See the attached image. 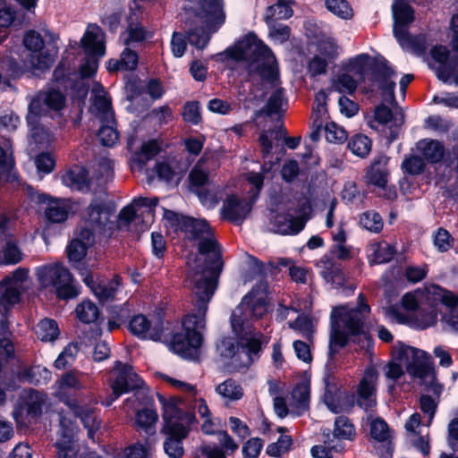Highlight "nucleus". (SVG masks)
Masks as SVG:
<instances>
[{"instance_id":"1","label":"nucleus","mask_w":458,"mask_h":458,"mask_svg":"<svg viewBox=\"0 0 458 458\" xmlns=\"http://www.w3.org/2000/svg\"><path fill=\"white\" fill-rule=\"evenodd\" d=\"M36 276L40 287L50 289L60 301L75 299L81 293L73 275L60 262L37 267Z\"/></svg>"},{"instance_id":"2","label":"nucleus","mask_w":458,"mask_h":458,"mask_svg":"<svg viewBox=\"0 0 458 458\" xmlns=\"http://www.w3.org/2000/svg\"><path fill=\"white\" fill-rule=\"evenodd\" d=\"M224 261L219 256L208 261V267H198L193 282L194 312L199 318L206 319L208 302L213 298L218 285V278L223 270Z\"/></svg>"},{"instance_id":"3","label":"nucleus","mask_w":458,"mask_h":458,"mask_svg":"<svg viewBox=\"0 0 458 458\" xmlns=\"http://www.w3.org/2000/svg\"><path fill=\"white\" fill-rule=\"evenodd\" d=\"M206 319L196 315L186 314L182 319V331L173 335L171 350L184 359H193L200 348L203 337L198 329L205 327Z\"/></svg>"},{"instance_id":"4","label":"nucleus","mask_w":458,"mask_h":458,"mask_svg":"<svg viewBox=\"0 0 458 458\" xmlns=\"http://www.w3.org/2000/svg\"><path fill=\"white\" fill-rule=\"evenodd\" d=\"M258 286H253L246 293L235 310L231 315V327L235 334L244 330L245 323L249 319H259L267 312V301L264 296L256 294Z\"/></svg>"},{"instance_id":"5","label":"nucleus","mask_w":458,"mask_h":458,"mask_svg":"<svg viewBox=\"0 0 458 458\" xmlns=\"http://www.w3.org/2000/svg\"><path fill=\"white\" fill-rule=\"evenodd\" d=\"M22 43L31 52L30 64L34 69L44 72L53 65L58 54V47L55 42L45 44L42 36L30 30L24 34Z\"/></svg>"},{"instance_id":"6","label":"nucleus","mask_w":458,"mask_h":458,"mask_svg":"<svg viewBox=\"0 0 458 458\" xmlns=\"http://www.w3.org/2000/svg\"><path fill=\"white\" fill-rule=\"evenodd\" d=\"M411 361L406 366V371L416 378H426L434 369L431 356L425 351L398 342V347L394 353V358L400 361Z\"/></svg>"},{"instance_id":"7","label":"nucleus","mask_w":458,"mask_h":458,"mask_svg":"<svg viewBox=\"0 0 458 458\" xmlns=\"http://www.w3.org/2000/svg\"><path fill=\"white\" fill-rule=\"evenodd\" d=\"M369 79L377 83L382 98L390 103L396 102L394 94L396 84L392 80L396 72L389 62L382 55L379 58H374L369 64Z\"/></svg>"},{"instance_id":"8","label":"nucleus","mask_w":458,"mask_h":458,"mask_svg":"<svg viewBox=\"0 0 458 458\" xmlns=\"http://www.w3.org/2000/svg\"><path fill=\"white\" fill-rule=\"evenodd\" d=\"M95 242L96 237L92 229L81 225L75 227L73 236L65 249L67 259L73 268L87 264L85 259L88 250Z\"/></svg>"},{"instance_id":"9","label":"nucleus","mask_w":458,"mask_h":458,"mask_svg":"<svg viewBox=\"0 0 458 458\" xmlns=\"http://www.w3.org/2000/svg\"><path fill=\"white\" fill-rule=\"evenodd\" d=\"M248 74L250 77L258 76L263 84H267L271 88L281 83L279 64L271 48L270 53L259 55L255 62H249Z\"/></svg>"},{"instance_id":"10","label":"nucleus","mask_w":458,"mask_h":458,"mask_svg":"<svg viewBox=\"0 0 458 458\" xmlns=\"http://www.w3.org/2000/svg\"><path fill=\"white\" fill-rule=\"evenodd\" d=\"M157 397L162 405L163 427L161 429L191 427L197 422L195 413L182 410L174 398L166 399L159 393L157 394Z\"/></svg>"},{"instance_id":"11","label":"nucleus","mask_w":458,"mask_h":458,"mask_svg":"<svg viewBox=\"0 0 458 458\" xmlns=\"http://www.w3.org/2000/svg\"><path fill=\"white\" fill-rule=\"evenodd\" d=\"M114 209L103 201L93 199L86 209V219L83 225L95 231L99 234L111 235L114 231V223L110 221V217Z\"/></svg>"},{"instance_id":"12","label":"nucleus","mask_w":458,"mask_h":458,"mask_svg":"<svg viewBox=\"0 0 458 458\" xmlns=\"http://www.w3.org/2000/svg\"><path fill=\"white\" fill-rule=\"evenodd\" d=\"M233 58L236 60L257 61L259 55L270 53V47L255 32H249L235 44Z\"/></svg>"},{"instance_id":"13","label":"nucleus","mask_w":458,"mask_h":458,"mask_svg":"<svg viewBox=\"0 0 458 458\" xmlns=\"http://www.w3.org/2000/svg\"><path fill=\"white\" fill-rule=\"evenodd\" d=\"M253 201L241 199L236 194L231 193L223 201L220 209L222 220L242 225L252 209Z\"/></svg>"},{"instance_id":"14","label":"nucleus","mask_w":458,"mask_h":458,"mask_svg":"<svg viewBox=\"0 0 458 458\" xmlns=\"http://www.w3.org/2000/svg\"><path fill=\"white\" fill-rule=\"evenodd\" d=\"M378 372L374 366H369L364 370L363 377L357 386V406L368 411L376 406V383Z\"/></svg>"},{"instance_id":"15","label":"nucleus","mask_w":458,"mask_h":458,"mask_svg":"<svg viewBox=\"0 0 458 458\" xmlns=\"http://www.w3.org/2000/svg\"><path fill=\"white\" fill-rule=\"evenodd\" d=\"M393 34L395 38H409V27L415 20V10L406 0H396L392 5Z\"/></svg>"},{"instance_id":"16","label":"nucleus","mask_w":458,"mask_h":458,"mask_svg":"<svg viewBox=\"0 0 458 458\" xmlns=\"http://www.w3.org/2000/svg\"><path fill=\"white\" fill-rule=\"evenodd\" d=\"M191 428L188 426L161 429L160 432L165 436L164 452L169 458H182L184 455L183 440L188 437Z\"/></svg>"},{"instance_id":"17","label":"nucleus","mask_w":458,"mask_h":458,"mask_svg":"<svg viewBox=\"0 0 458 458\" xmlns=\"http://www.w3.org/2000/svg\"><path fill=\"white\" fill-rule=\"evenodd\" d=\"M324 401L328 410L335 414H339L343 411L350 412L357 405L356 394L352 391L346 390L335 393L327 390Z\"/></svg>"},{"instance_id":"18","label":"nucleus","mask_w":458,"mask_h":458,"mask_svg":"<svg viewBox=\"0 0 458 458\" xmlns=\"http://www.w3.org/2000/svg\"><path fill=\"white\" fill-rule=\"evenodd\" d=\"M67 407L72 414L79 418L83 427L88 430V437L93 438L100 428V421L94 415V410L87 404H81L79 401H68Z\"/></svg>"},{"instance_id":"19","label":"nucleus","mask_w":458,"mask_h":458,"mask_svg":"<svg viewBox=\"0 0 458 458\" xmlns=\"http://www.w3.org/2000/svg\"><path fill=\"white\" fill-rule=\"evenodd\" d=\"M62 182L71 190L83 193L89 192L91 188L89 171L83 166H77L76 168L69 169L62 175Z\"/></svg>"},{"instance_id":"20","label":"nucleus","mask_w":458,"mask_h":458,"mask_svg":"<svg viewBox=\"0 0 458 458\" xmlns=\"http://www.w3.org/2000/svg\"><path fill=\"white\" fill-rule=\"evenodd\" d=\"M351 342V335L340 328L338 324L332 321V327L329 335L327 360L326 366L328 367L335 362V356L340 350L346 347Z\"/></svg>"},{"instance_id":"21","label":"nucleus","mask_w":458,"mask_h":458,"mask_svg":"<svg viewBox=\"0 0 458 458\" xmlns=\"http://www.w3.org/2000/svg\"><path fill=\"white\" fill-rule=\"evenodd\" d=\"M22 259V253L13 235L0 233V264L16 265Z\"/></svg>"},{"instance_id":"22","label":"nucleus","mask_w":458,"mask_h":458,"mask_svg":"<svg viewBox=\"0 0 458 458\" xmlns=\"http://www.w3.org/2000/svg\"><path fill=\"white\" fill-rule=\"evenodd\" d=\"M101 29L97 24H90L86 30L81 39V47L85 55H104L106 53V46L103 40H100L99 33Z\"/></svg>"},{"instance_id":"23","label":"nucleus","mask_w":458,"mask_h":458,"mask_svg":"<svg viewBox=\"0 0 458 458\" xmlns=\"http://www.w3.org/2000/svg\"><path fill=\"white\" fill-rule=\"evenodd\" d=\"M331 318L332 320L334 318L341 319L350 335H359L364 330L365 317L358 315L357 312H346L343 306L333 309Z\"/></svg>"},{"instance_id":"24","label":"nucleus","mask_w":458,"mask_h":458,"mask_svg":"<svg viewBox=\"0 0 458 458\" xmlns=\"http://www.w3.org/2000/svg\"><path fill=\"white\" fill-rule=\"evenodd\" d=\"M320 263L323 264L324 267V270L320 272V275L327 282H330L340 286L344 284L345 276L343 266L340 263H336L334 260V257L331 255H324L320 259Z\"/></svg>"},{"instance_id":"25","label":"nucleus","mask_w":458,"mask_h":458,"mask_svg":"<svg viewBox=\"0 0 458 458\" xmlns=\"http://www.w3.org/2000/svg\"><path fill=\"white\" fill-rule=\"evenodd\" d=\"M81 384L76 376L72 372H65L58 381L57 397L61 403L67 406L68 401H78L72 397L69 390H81Z\"/></svg>"},{"instance_id":"26","label":"nucleus","mask_w":458,"mask_h":458,"mask_svg":"<svg viewBox=\"0 0 458 458\" xmlns=\"http://www.w3.org/2000/svg\"><path fill=\"white\" fill-rule=\"evenodd\" d=\"M418 148L421 150L423 159L429 164L442 161L445 156V147L437 140H422L418 142Z\"/></svg>"},{"instance_id":"27","label":"nucleus","mask_w":458,"mask_h":458,"mask_svg":"<svg viewBox=\"0 0 458 458\" xmlns=\"http://www.w3.org/2000/svg\"><path fill=\"white\" fill-rule=\"evenodd\" d=\"M198 241V252L200 255L208 256L201 267H208V261L216 259V256H219L220 259L223 260L221 246L218 241L215 238L212 231L211 234L204 235L203 238H200Z\"/></svg>"},{"instance_id":"28","label":"nucleus","mask_w":458,"mask_h":458,"mask_svg":"<svg viewBox=\"0 0 458 458\" xmlns=\"http://www.w3.org/2000/svg\"><path fill=\"white\" fill-rule=\"evenodd\" d=\"M263 337L261 333L258 336L241 337L240 350L247 355V367L260 358Z\"/></svg>"},{"instance_id":"29","label":"nucleus","mask_w":458,"mask_h":458,"mask_svg":"<svg viewBox=\"0 0 458 458\" xmlns=\"http://www.w3.org/2000/svg\"><path fill=\"white\" fill-rule=\"evenodd\" d=\"M277 266H276L273 262H268L266 265L263 261L259 259L256 257H253V272L255 275L260 277L259 284H255L254 286H258L256 294L258 296H264L266 298L267 289L268 287V283L267 282V277L268 273H273L274 270H277Z\"/></svg>"},{"instance_id":"30","label":"nucleus","mask_w":458,"mask_h":458,"mask_svg":"<svg viewBox=\"0 0 458 458\" xmlns=\"http://www.w3.org/2000/svg\"><path fill=\"white\" fill-rule=\"evenodd\" d=\"M35 333L41 342L53 343L58 339L60 329L55 319L45 318L37 324Z\"/></svg>"},{"instance_id":"31","label":"nucleus","mask_w":458,"mask_h":458,"mask_svg":"<svg viewBox=\"0 0 458 458\" xmlns=\"http://www.w3.org/2000/svg\"><path fill=\"white\" fill-rule=\"evenodd\" d=\"M200 8L210 22L216 23L218 26L225 22V14L221 0H202Z\"/></svg>"},{"instance_id":"32","label":"nucleus","mask_w":458,"mask_h":458,"mask_svg":"<svg viewBox=\"0 0 458 458\" xmlns=\"http://www.w3.org/2000/svg\"><path fill=\"white\" fill-rule=\"evenodd\" d=\"M293 0H277L275 4L266 9L264 19L277 21L291 18L293 14Z\"/></svg>"},{"instance_id":"33","label":"nucleus","mask_w":458,"mask_h":458,"mask_svg":"<svg viewBox=\"0 0 458 458\" xmlns=\"http://www.w3.org/2000/svg\"><path fill=\"white\" fill-rule=\"evenodd\" d=\"M366 177L368 183L378 188H386L388 182V171L385 166L381 165V160L375 159L369 167Z\"/></svg>"},{"instance_id":"34","label":"nucleus","mask_w":458,"mask_h":458,"mask_svg":"<svg viewBox=\"0 0 458 458\" xmlns=\"http://www.w3.org/2000/svg\"><path fill=\"white\" fill-rule=\"evenodd\" d=\"M100 311L97 305L90 300L82 301L75 308L77 319L83 324L96 322L99 317Z\"/></svg>"},{"instance_id":"35","label":"nucleus","mask_w":458,"mask_h":458,"mask_svg":"<svg viewBox=\"0 0 458 458\" xmlns=\"http://www.w3.org/2000/svg\"><path fill=\"white\" fill-rule=\"evenodd\" d=\"M216 392L224 399L233 402L242 398L244 392L242 386L233 378H227L216 387Z\"/></svg>"},{"instance_id":"36","label":"nucleus","mask_w":458,"mask_h":458,"mask_svg":"<svg viewBox=\"0 0 458 458\" xmlns=\"http://www.w3.org/2000/svg\"><path fill=\"white\" fill-rule=\"evenodd\" d=\"M283 98L284 89L282 88L276 89L268 98L267 104L255 111V117L258 118L262 115L271 116L272 114H278L283 104Z\"/></svg>"},{"instance_id":"37","label":"nucleus","mask_w":458,"mask_h":458,"mask_svg":"<svg viewBox=\"0 0 458 458\" xmlns=\"http://www.w3.org/2000/svg\"><path fill=\"white\" fill-rule=\"evenodd\" d=\"M150 327V320L143 314L133 315L127 325L130 333L141 340L148 338Z\"/></svg>"},{"instance_id":"38","label":"nucleus","mask_w":458,"mask_h":458,"mask_svg":"<svg viewBox=\"0 0 458 458\" xmlns=\"http://www.w3.org/2000/svg\"><path fill=\"white\" fill-rule=\"evenodd\" d=\"M359 223L362 228L375 233H379L384 226L381 215L375 210L363 212L360 216Z\"/></svg>"},{"instance_id":"39","label":"nucleus","mask_w":458,"mask_h":458,"mask_svg":"<svg viewBox=\"0 0 458 458\" xmlns=\"http://www.w3.org/2000/svg\"><path fill=\"white\" fill-rule=\"evenodd\" d=\"M372 141L364 134H355L348 141V148L357 157H365L371 150Z\"/></svg>"},{"instance_id":"40","label":"nucleus","mask_w":458,"mask_h":458,"mask_svg":"<svg viewBox=\"0 0 458 458\" xmlns=\"http://www.w3.org/2000/svg\"><path fill=\"white\" fill-rule=\"evenodd\" d=\"M326 8L343 20H351L353 17V10L346 0H325Z\"/></svg>"},{"instance_id":"41","label":"nucleus","mask_w":458,"mask_h":458,"mask_svg":"<svg viewBox=\"0 0 458 458\" xmlns=\"http://www.w3.org/2000/svg\"><path fill=\"white\" fill-rule=\"evenodd\" d=\"M45 214L50 223H63L68 217V209L63 202L54 199V202H48Z\"/></svg>"},{"instance_id":"42","label":"nucleus","mask_w":458,"mask_h":458,"mask_svg":"<svg viewBox=\"0 0 458 458\" xmlns=\"http://www.w3.org/2000/svg\"><path fill=\"white\" fill-rule=\"evenodd\" d=\"M265 23L268 28V36L278 41L279 43H284L289 40L291 36V29L288 25L276 23L275 20L264 19Z\"/></svg>"},{"instance_id":"43","label":"nucleus","mask_w":458,"mask_h":458,"mask_svg":"<svg viewBox=\"0 0 458 458\" xmlns=\"http://www.w3.org/2000/svg\"><path fill=\"white\" fill-rule=\"evenodd\" d=\"M310 395V380H302L297 383L292 391V396L298 403V407L303 410H307L309 408Z\"/></svg>"},{"instance_id":"44","label":"nucleus","mask_w":458,"mask_h":458,"mask_svg":"<svg viewBox=\"0 0 458 458\" xmlns=\"http://www.w3.org/2000/svg\"><path fill=\"white\" fill-rule=\"evenodd\" d=\"M157 420L158 414L153 406H146L139 410L135 415L136 424L147 431L155 425Z\"/></svg>"},{"instance_id":"45","label":"nucleus","mask_w":458,"mask_h":458,"mask_svg":"<svg viewBox=\"0 0 458 458\" xmlns=\"http://www.w3.org/2000/svg\"><path fill=\"white\" fill-rule=\"evenodd\" d=\"M240 344L241 339L237 341L233 337L225 336L216 344V349L222 358L233 359L240 351Z\"/></svg>"},{"instance_id":"46","label":"nucleus","mask_w":458,"mask_h":458,"mask_svg":"<svg viewBox=\"0 0 458 458\" xmlns=\"http://www.w3.org/2000/svg\"><path fill=\"white\" fill-rule=\"evenodd\" d=\"M189 189L203 188L209 184V173L199 167L197 165L192 167L188 175Z\"/></svg>"},{"instance_id":"47","label":"nucleus","mask_w":458,"mask_h":458,"mask_svg":"<svg viewBox=\"0 0 458 458\" xmlns=\"http://www.w3.org/2000/svg\"><path fill=\"white\" fill-rule=\"evenodd\" d=\"M354 426L346 416H338L335 420L334 436L339 439H351Z\"/></svg>"},{"instance_id":"48","label":"nucleus","mask_w":458,"mask_h":458,"mask_svg":"<svg viewBox=\"0 0 458 458\" xmlns=\"http://www.w3.org/2000/svg\"><path fill=\"white\" fill-rule=\"evenodd\" d=\"M454 238L444 227H439L434 234L433 242L439 252H446L454 247Z\"/></svg>"},{"instance_id":"49","label":"nucleus","mask_w":458,"mask_h":458,"mask_svg":"<svg viewBox=\"0 0 458 458\" xmlns=\"http://www.w3.org/2000/svg\"><path fill=\"white\" fill-rule=\"evenodd\" d=\"M113 392V399H118L123 394L132 392L135 387H139L136 383L131 382L130 378H125L122 376H116L110 385Z\"/></svg>"},{"instance_id":"50","label":"nucleus","mask_w":458,"mask_h":458,"mask_svg":"<svg viewBox=\"0 0 458 458\" xmlns=\"http://www.w3.org/2000/svg\"><path fill=\"white\" fill-rule=\"evenodd\" d=\"M113 392V399H118L123 394L132 392L135 387H139L136 383L131 382L130 378H125L122 376H116L110 385Z\"/></svg>"},{"instance_id":"51","label":"nucleus","mask_w":458,"mask_h":458,"mask_svg":"<svg viewBox=\"0 0 458 458\" xmlns=\"http://www.w3.org/2000/svg\"><path fill=\"white\" fill-rule=\"evenodd\" d=\"M161 152V146L157 140L152 139L141 144L139 155L143 159L139 158L138 162L144 165L146 162L151 160Z\"/></svg>"},{"instance_id":"52","label":"nucleus","mask_w":458,"mask_h":458,"mask_svg":"<svg viewBox=\"0 0 458 458\" xmlns=\"http://www.w3.org/2000/svg\"><path fill=\"white\" fill-rule=\"evenodd\" d=\"M211 226L206 219L194 218L186 236L191 241H198L204 235L211 234Z\"/></svg>"},{"instance_id":"53","label":"nucleus","mask_w":458,"mask_h":458,"mask_svg":"<svg viewBox=\"0 0 458 458\" xmlns=\"http://www.w3.org/2000/svg\"><path fill=\"white\" fill-rule=\"evenodd\" d=\"M182 115L184 122L193 125L199 124L202 121L199 102L187 101L183 105Z\"/></svg>"},{"instance_id":"54","label":"nucleus","mask_w":458,"mask_h":458,"mask_svg":"<svg viewBox=\"0 0 458 458\" xmlns=\"http://www.w3.org/2000/svg\"><path fill=\"white\" fill-rule=\"evenodd\" d=\"M426 164L423 157L416 155H411L403 159L402 168L404 173L410 175H419L425 170Z\"/></svg>"},{"instance_id":"55","label":"nucleus","mask_w":458,"mask_h":458,"mask_svg":"<svg viewBox=\"0 0 458 458\" xmlns=\"http://www.w3.org/2000/svg\"><path fill=\"white\" fill-rule=\"evenodd\" d=\"M187 38L190 44L199 49L205 48L210 40V35L203 27H195L193 29H190L187 32Z\"/></svg>"},{"instance_id":"56","label":"nucleus","mask_w":458,"mask_h":458,"mask_svg":"<svg viewBox=\"0 0 458 458\" xmlns=\"http://www.w3.org/2000/svg\"><path fill=\"white\" fill-rule=\"evenodd\" d=\"M326 140L330 143L342 144L347 138V131L335 122L327 123L325 127Z\"/></svg>"},{"instance_id":"57","label":"nucleus","mask_w":458,"mask_h":458,"mask_svg":"<svg viewBox=\"0 0 458 458\" xmlns=\"http://www.w3.org/2000/svg\"><path fill=\"white\" fill-rule=\"evenodd\" d=\"M270 223L274 226V231L276 233L282 234V235H287V227L289 224V219L291 216V213L286 212H276L274 208L270 209Z\"/></svg>"},{"instance_id":"58","label":"nucleus","mask_w":458,"mask_h":458,"mask_svg":"<svg viewBox=\"0 0 458 458\" xmlns=\"http://www.w3.org/2000/svg\"><path fill=\"white\" fill-rule=\"evenodd\" d=\"M388 424L382 418L375 419L370 424V436L378 442H386L390 437Z\"/></svg>"},{"instance_id":"59","label":"nucleus","mask_w":458,"mask_h":458,"mask_svg":"<svg viewBox=\"0 0 458 458\" xmlns=\"http://www.w3.org/2000/svg\"><path fill=\"white\" fill-rule=\"evenodd\" d=\"M100 56L86 55L84 62L79 67V73L82 79H90L96 75L98 68V57Z\"/></svg>"},{"instance_id":"60","label":"nucleus","mask_w":458,"mask_h":458,"mask_svg":"<svg viewBox=\"0 0 458 458\" xmlns=\"http://www.w3.org/2000/svg\"><path fill=\"white\" fill-rule=\"evenodd\" d=\"M43 101L49 109L60 111L65 105V97L60 90L52 89L45 94Z\"/></svg>"},{"instance_id":"61","label":"nucleus","mask_w":458,"mask_h":458,"mask_svg":"<svg viewBox=\"0 0 458 458\" xmlns=\"http://www.w3.org/2000/svg\"><path fill=\"white\" fill-rule=\"evenodd\" d=\"M374 58L369 54L357 55L349 60L348 68L360 75H364L367 71L369 72V64Z\"/></svg>"},{"instance_id":"62","label":"nucleus","mask_w":458,"mask_h":458,"mask_svg":"<svg viewBox=\"0 0 458 458\" xmlns=\"http://www.w3.org/2000/svg\"><path fill=\"white\" fill-rule=\"evenodd\" d=\"M357 86V82L352 75L342 73L338 76L334 87L339 93L346 92L349 95H352L355 93Z\"/></svg>"},{"instance_id":"63","label":"nucleus","mask_w":458,"mask_h":458,"mask_svg":"<svg viewBox=\"0 0 458 458\" xmlns=\"http://www.w3.org/2000/svg\"><path fill=\"white\" fill-rule=\"evenodd\" d=\"M327 67L328 62L325 58L319 55H314L308 63V74L310 78H316L319 75L326 74Z\"/></svg>"},{"instance_id":"64","label":"nucleus","mask_w":458,"mask_h":458,"mask_svg":"<svg viewBox=\"0 0 458 458\" xmlns=\"http://www.w3.org/2000/svg\"><path fill=\"white\" fill-rule=\"evenodd\" d=\"M263 448V441L259 437L247 440L242 445L243 458H258Z\"/></svg>"}]
</instances>
